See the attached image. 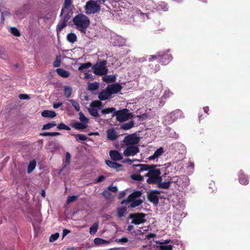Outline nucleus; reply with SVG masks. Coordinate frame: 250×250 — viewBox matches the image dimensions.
<instances>
[{
	"label": "nucleus",
	"mask_w": 250,
	"mask_h": 250,
	"mask_svg": "<svg viewBox=\"0 0 250 250\" xmlns=\"http://www.w3.org/2000/svg\"><path fill=\"white\" fill-rule=\"evenodd\" d=\"M73 22L77 29L83 33H85L90 24L88 17L83 14H80L74 17Z\"/></svg>",
	"instance_id": "obj_1"
},
{
	"label": "nucleus",
	"mask_w": 250,
	"mask_h": 250,
	"mask_svg": "<svg viewBox=\"0 0 250 250\" xmlns=\"http://www.w3.org/2000/svg\"><path fill=\"white\" fill-rule=\"evenodd\" d=\"M149 166L145 164H138L133 165V173L131 178L136 181H142L144 174L149 169Z\"/></svg>",
	"instance_id": "obj_2"
},
{
	"label": "nucleus",
	"mask_w": 250,
	"mask_h": 250,
	"mask_svg": "<svg viewBox=\"0 0 250 250\" xmlns=\"http://www.w3.org/2000/svg\"><path fill=\"white\" fill-rule=\"evenodd\" d=\"M142 194V192L141 191H133L127 198L123 201L122 204H129L128 205L129 208H135L140 205L143 200L140 199V197Z\"/></svg>",
	"instance_id": "obj_3"
},
{
	"label": "nucleus",
	"mask_w": 250,
	"mask_h": 250,
	"mask_svg": "<svg viewBox=\"0 0 250 250\" xmlns=\"http://www.w3.org/2000/svg\"><path fill=\"white\" fill-rule=\"evenodd\" d=\"M106 1L101 0H90L86 2L84 9L86 14H94L99 13L101 10L100 3H104Z\"/></svg>",
	"instance_id": "obj_4"
},
{
	"label": "nucleus",
	"mask_w": 250,
	"mask_h": 250,
	"mask_svg": "<svg viewBox=\"0 0 250 250\" xmlns=\"http://www.w3.org/2000/svg\"><path fill=\"white\" fill-rule=\"evenodd\" d=\"M161 174L160 169L152 168L149 169L144 174L145 176L147 177L146 182L148 184H157L162 182V178L160 176Z\"/></svg>",
	"instance_id": "obj_5"
},
{
	"label": "nucleus",
	"mask_w": 250,
	"mask_h": 250,
	"mask_svg": "<svg viewBox=\"0 0 250 250\" xmlns=\"http://www.w3.org/2000/svg\"><path fill=\"white\" fill-rule=\"evenodd\" d=\"M159 60L160 62H161L162 64L166 65L168 63L172 60V56L169 54H165L163 55L160 57L159 56H146V57H143L139 59V62H143L146 60H148L149 62H151L154 59H157V58H160Z\"/></svg>",
	"instance_id": "obj_6"
},
{
	"label": "nucleus",
	"mask_w": 250,
	"mask_h": 250,
	"mask_svg": "<svg viewBox=\"0 0 250 250\" xmlns=\"http://www.w3.org/2000/svg\"><path fill=\"white\" fill-rule=\"evenodd\" d=\"M170 182L179 188H184L189 185V180L187 176H174L170 178Z\"/></svg>",
	"instance_id": "obj_7"
},
{
	"label": "nucleus",
	"mask_w": 250,
	"mask_h": 250,
	"mask_svg": "<svg viewBox=\"0 0 250 250\" xmlns=\"http://www.w3.org/2000/svg\"><path fill=\"white\" fill-rule=\"evenodd\" d=\"M113 116L116 117V119L120 122H123L128 120L132 117V113H130L127 109H124L115 112Z\"/></svg>",
	"instance_id": "obj_8"
},
{
	"label": "nucleus",
	"mask_w": 250,
	"mask_h": 250,
	"mask_svg": "<svg viewBox=\"0 0 250 250\" xmlns=\"http://www.w3.org/2000/svg\"><path fill=\"white\" fill-rule=\"evenodd\" d=\"M106 62L105 61L97 63L93 66V72L96 75H103L107 73L108 69L106 67Z\"/></svg>",
	"instance_id": "obj_9"
},
{
	"label": "nucleus",
	"mask_w": 250,
	"mask_h": 250,
	"mask_svg": "<svg viewBox=\"0 0 250 250\" xmlns=\"http://www.w3.org/2000/svg\"><path fill=\"white\" fill-rule=\"evenodd\" d=\"M139 141L140 138L137 134H132L125 137L123 142L125 146H136Z\"/></svg>",
	"instance_id": "obj_10"
},
{
	"label": "nucleus",
	"mask_w": 250,
	"mask_h": 250,
	"mask_svg": "<svg viewBox=\"0 0 250 250\" xmlns=\"http://www.w3.org/2000/svg\"><path fill=\"white\" fill-rule=\"evenodd\" d=\"M130 218L132 219L131 223L135 225H139L144 223L146 221L145 219V215L143 213L130 214Z\"/></svg>",
	"instance_id": "obj_11"
},
{
	"label": "nucleus",
	"mask_w": 250,
	"mask_h": 250,
	"mask_svg": "<svg viewBox=\"0 0 250 250\" xmlns=\"http://www.w3.org/2000/svg\"><path fill=\"white\" fill-rule=\"evenodd\" d=\"M125 149L124 151V155L125 156H133L139 152V148L137 146H125Z\"/></svg>",
	"instance_id": "obj_12"
},
{
	"label": "nucleus",
	"mask_w": 250,
	"mask_h": 250,
	"mask_svg": "<svg viewBox=\"0 0 250 250\" xmlns=\"http://www.w3.org/2000/svg\"><path fill=\"white\" fill-rule=\"evenodd\" d=\"M102 105V103L100 101H95L90 104V108H89V112L90 115L94 117L98 116L97 108H100Z\"/></svg>",
	"instance_id": "obj_13"
},
{
	"label": "nucleus",
	"mask_w": 250,
	"mask_h": 250,
	"mask_svg": "<svg viewBox=\"0 0 250 250\" xmlns=\"http://www.w3.org/2000/svg\"><path fill=\"white\" fill-rule=\"evenodd\" d=\"M107 90L110 92V94H115L119 92L122 89L121 86L118 83H114L108 85L107 86Z\"/></svg>",
	"instance_id": "obj_14"
},
{
	"label": "nucleus",
	"mask_w": 250,
	"mask_h": 250,
	"mask_svg": "<svg viewBox=\"0 0 250 250\" xmlns=\"http://www.w3.org/2000/svg\"><path fill=\"white\" fill-rule=\"evenodd\" d=\"M106 135L107 139L111 141L115 140L118 137L116 130L114 128H110L108 129L106 131Z\"/></svg>",
	"instance_id": "obj_15"
},
{
	"label": "nucleus",
	"mask_w": 250,
	"mask_h": 250,
	"mask_svg": "<svg viewBox=\"0 0 250 250\" xmlns=\"http://www.w3.org/2000/svg\"><path fill=\"white\" fill-rule=\"evenodd\" d=\"M164 148L163 147H160L158 149H157L154 153V154L149 156L147 159L149 160H153L155 159H157L160 156L162 155V154L164 153Z\"/></svg>",
	"instance_id": "obj_16"
},
{
	"label": "nucleus",
	"mask_w": 250,
	"mask_h": 250,
	"mask_svg": "<svg viewBox=\"0 0 250 250\" xmlns=\"http://www.w3.org/2000/svg\"><path fill=\"white\" fill-rule=\"evenodd\" d=\"M111 95L110 92L107 90V88L106 87L104 90L99 93L98 98L101 100L104 101L109 98Z\"/></svg>",
	"instance_id": "obj_17"
},
{
	"label": "nucleus",
	"mask_w": 250,
	"mask_h": 250,
	"mask_svg": "<svg viewBox=\"0 0 250 250\" xmlns=\"http://www.w3.org/2000/svg\"><path fill=\"white\" fill-rule=\"evenodd\" d=\"M109 155L111 158L114 161H120L123 159L121 154L117 150H111L109 152Z\"/></svg>",
	"instance_id": "obj_18"
},
{
	"label": "nucleus",
	"mask_w": 250,
	"mask_h": 250,
	"mask_svg": "<svg viewBox=\"0 0 250 250\" xmlns=\"http://www.w3.org/2000/svg\"><path fill=\"white\" fill-rule=\"evenodd\" d=\"M68 19L69 18L67 16H65L64 19L60 21L57 27V31L58 33L60 32L66 26V22H67Z\"/></svg>",
	"instance_id": "obj_19"
},
{
	"label": "nucleus",
	"mask_w": 250,
	"mask_h": 250,
	"mask_svg": "<svg viewBox=\"0 0 250 250\" xmlns=\"http://www.w3.org/2000/svg\"><path fill=\"white\" fill-rule=\"evenodd\" d=\"M41 115L42 117L48 118H53L56 116L57 114L55 112L48 110L43 111Z\"/></svg>",
	"instance_id": "obj_20"
},
{
	"label": "nucleus",
	"mask_w": 250,
	"mask_h": 250,
	"mask_svg": "<svg viewBox=\"0 0 250 250\" xmlns=\"http://www.w3.org/2000/svg\"><path fill=\"white\" fill-rule=\"evenodd\" d=\"M56 72L59 75L64 78H68L70 76V73L68 71L62 68L57 69Z\"/></svg>",
	"instance_id": "obj_21"
},
{
	"label": "nucleus",
	"mask_w": 250,
	"mask_h": 250,
	"mask_svg": "<svg viewBox=\"0 0 250 250\" xmlns=\"http://www.w3.org/2000/svg\"><path fill=\"white\" fill-rule=\"evenodd\" d=\"M94 243L96 245H106L108 244L109 242L100 238H96L94 240Z\"/></svg>",
	"instance_id": "obj_22"
},
{
	"label": "nucleus",
	"mask_w": 250,
	"mask_h": 250,
	"mask_svg": "<svg viewBox=\"0 0 250 250\" xmlns=\"http://www.w3.org/2000/svg\"><path fill=\"white\" fill-rule=\"evenodd\" d=\"M36 162L35 160H32L31 161L28 166V167H27V173L28 174L31 173L33 170L36 167Z\"/></svg>",
	"instance_id": "obj_23"
},
{
	"label": "nucleus",
	"mask_w": 250,
	"mask_h": 250,
	"mask_svg": "<svg viewBox=\"0 0 250 250\" xmlns=\"http://www.w3.org/2000/svg\"><path fill=\"white\" fill-rule=\"evenodd\" d=\"M105 163L106 165L111 168L118 169L121 167L120 164L112 162L111 161H106Z\"/></svg>",
	"instance_id": "obj_24"
},
{
	"label": "nucleus",
	"mask_w": 250,
	"mask_h": 250,
	"mask_svg": "<svg viewBox=\"0 0 250 250\" xmlns=\"http://www.w3.org/2000/svg\"><path fill=\"white\" fill-rule=\"evenodd\" d=\"M115 76L112 75H106L103 77V81L106 83L113 82L115 81Z\"/></svg>",
	"instance_id": "obj_25"
},
{
	"label": "nucleus",
	"mask_w": 250,
	"mask_h": 250,
	"mask_svg": "<svg viewBox=\"0 0 250 250\" xmlns=\"http://www.w3.org/2000/svg\"><path fill=\"white\" fill-rule=\"evenodd\" d=\"M134 126V122L129 121L127 123L123 124L121 125V128L124 130H128L132 128Z\"/></svg>",
	"instance_id": "obj_26"
},
{
	"label": "nucleus",
	"mask_w": 250,
	"mask_h": 250,
	"mask_svg": "<svg viewBox=\"0 0 250 250\" xmlns=\"http://www.w3.org/2000/svg\"><path fill=\"white\" fill-rule=\"evenodd\" d=\"M71 4V0H65L64 3V8L62 9L61 15H62V14L66 12Z\"/></svg>",
	"instance_id": "obj_27"
},
{
	"label": "nucleus",
	"mask_w": 250,
	"mask_h": 250,
	"mask_svg": "<svg viewBox=\"0 0 250 250\" xmlns=\"http://www.w3.org/2000/svg\"><path fill=\"white\" fill-rule=\"evenodd\" d=\"M127 209L125 207H120L118 208L117 210L118 216L119 217L123 216L126 213Z\"/></svg>",
	"instance_id": "obj_28"
},
{
	"label": "nucleus",
	"mask_w": 250,
	"mask_h": 250,
	"mask_svg": "<svg viewBox=\"0 0 250 250\" xmlns=\"http://www.w3.org/2000/svg\"><path fill=\"white\" fill-rule=\"evenodd\" d=\"M158 10L167 11L168 9L167 4L164 2H160L156 5Z\"/></svg>",
	"instance_id": "obj_29"
},
{
	"label": "nucleus",
	"mask_w": 250,
	"mask_h": 250,
	"mask_svg": "<svg viewBox=\"0 0 250 250\" xmlns=\"http://www.w3.org/2000/svg\"><path fill=\"white\" fill-rule=\"evenodd\" d=\"M67 39L70 42L74 43L77 40V36L74 33H69L67 35Z\"/></svg>",
	"instance_id": "obj_30"
},
{
	"label": "nucleus",
	"mask_w": 250,
	"mask_h": 250,
	"mask_svg": "<svg viewBox=\"0 0 250 250\" xmlns=\"http://www.w3.org/2000/svg\"><path fill=\"white\" fill-rule=\"evenodd\" d=\"M72 91V89L71 87L65 86L64 87V95L66 98L70 97Z\"/></svg>",
	"instance_id": "obj_31"
},
{
	"label": "nucleus",
	"mask_w": 250,
	"mask_h": 250,
	"mask_svg": "<svg viewBox=\"0 0 250 250\" xmlns=\"http://www.w3.org/2000/svg\"><path fill=\"white\" fill-rule=\"evenodd\" d=\"M91 66L90 62H86L83 63H80V66L78 68V70L80 71H83L86 69L89 68Z\"/></svg>",
	"instance_id": "obj_32"
},
{
	"label": "nucleus",
	"mask_w": 250,
	"mask_h": 250,
	"mask_svg": "<svg viewBox=\"0 0 250 250\" xmlns=\"http://www.w3.org/2000/svg\"><path fill=\"white\" fill-rule=\"evenodd\" d=\"M73 127L77 129H83L87 127V125L83 123H81L77 122L74 124Z\"/></svg>",
	"instance_id": "obj_33"
},
{
	"label": "nucleus",
	"mask_w": 250,
	"mask_h": 250,
	"mask_svg": "<svg viewBox=\"0 0 250 250\" xmlns=\"http://www.w3.org/2000/svg\"><path fill=\"white\" fill-rule=\"evenodd\" d=\"M239 182L241 184L247 185L248 183V180L245 177V175L243 173H240L239 175Z\"/></svg>",
	"instance_id": "obj_34"
},
{
	"label": "nucleus",
	"mask_w": 250,
	"mask_h": 250,
	"mask_svg": "<svg viewBox=\"0 0 250 250\" xmlns=\"http://www.w3.org/2000/svg\"><path fill=\"white\" fill-rule=\"evenodd\" d=\"M99 227L98 223H95L90 228L89 232L91 234H94L97 231Z\"/></svg>",
	"instance_id": "obj_35"
},
{
	"label": "nucleus",
	"mask_w": 250,
	"mask_h": 250,
	"mask_svg": "<svg viewBox=\"0 0 250 250\" xmlns=\"http://www.w3.org/2000/svg\"><path fill=\"white\" fill-rule=\"evenodd\" d=\"M69 101L71 103L72 106L74 107V108L77 111H80V105L79 103L73 99H70L69 100Z\"/></svg>",
	"instance_id": "obj_36"
},
{
	"label": "nucleus",
	"mask_w": 250,
	"mask_h": 250,
	"mask_svg": "<svg viewBox=\"0 0 250 250\" xmlns=\"http://www.w3.org/2000/svg\"><path fill=\"white\" fill-rule=\"evenodd\" d=\"M99 83H89L88 85V89L90 90H96L99 88Z\"/></svg>",
	"instance_id": "obj_37"
},
{
	"label": "nucleus",
	"mask_w": 250,
	"mask_h": 250,
	"mask_svg": "<svg viewBox=\"0 0 250 250\" xmlns=\"http://www.w3.org/2000/svg\"><path fill=\"white\" fill-rule=\"evenodd\" d=\"M75 138L77 139V141H85L87 139V137L83 134H76L74 135Z\"/></svg>",
	"instance_id": "obj_38"
},
{
	"label": "nucleus",
	"mask_w": 250,
	"mask_h": 250,
	"mask_svg": "<svg viewBox=\"0 0 250 250\" xmlns=\"http://www.w3.org/2000/svg\"><path fill=\"white\" fill-rule=\"evenodd\" d=\"M170 183H171L170 182V180L168 182H163V183H162L161 182L160 183H159L158 184H159V188L167 189L169 187Z\"/></svg>",
	"instance_id": "obj_39"
},
{
	"label": "nucleus",
	"mask_w": 250,
	"mask_h": 250,
	"mask_svg": "<svg viewBox=\"0 0 250 250\" xmlns=\"http://www.w3.org/2000/svg\"><path fill=\"white\" fill-rule=\"evenodd\" d=\"M149 200L152 202L153 203L157 204L158 202V198L157 196L154 194H150L148 196Z\"/></svg>",
	"instance_id": "obj_40"
},
{
	"label": "nucleus",
	"mask_w": 250,
	"mask_h": 250,
	"mask_svg": "<svg viewBox=\"0 0 250 250\" xmlns=\"http://www.w3.org/2000/svg\"><path fill=\"white\" fill-rule=\"evenodd\" d=\"M56 125L55 122H52L51 123L45 124L42 127L43 130H47L51 128V127L55 126Z\"/></svg>",
	"instance_id": "obj_41"
},
{
	"label": "nucleus",
	"mask_w": 250,
	"mask_h": 250,
	"mask_svg": "<svg viewBox=\"0 0 250 250\" xmlns=\"http://www.w3.org/2000/svg\"><path fill=\"white\" fill-rule=\"evenodd\" d=\"M115 111V108L114 107L110 108H106L103 109L101 111V113L103 114H109L110 113H112L113 112Z\"/></svg>",
	"instance_id": "obj_42"
},
{
	"label": "nucleus",
	"mask_w": 250,
	"mask_h": 250,
	"mask_svg": "<svg viewBox=\"0 0 250 250\" xmlns=\"http://www.w3.org/2000/svg\"><path fill=\"white\" fill-rule=\"evenodd\" d=\"M61 62V56H57L53 62V66L55 67H57L60 66Z\"/></svg>",
	"instance_id": "obj_43"
},
{
	"label": "nucleus",
	"mask_w": 250,
	"mask_h": 250,
	"mask_svg": "<svg viewBox=\"0 0 250 250\" xmlns=\"http://www.w3.org/2000/svg\"><path fill=\"white\" fill-rule=\"evenodd\" d=\"M11 33L16 37H19L21 35L20 31L15 27H11L10 28Z\"/></svg>",
	"instance_id": "obj_44"
},
{
	"label": "nucleus",
	"mask_w": 250,
	"mask_h": 250,
	"mask_svg": "<svg viewBox=\"0 0 250 250\" xmlns=\"http://www.w3.org/2000/svg\"><path fill=\"white\" fill-rule=\"evenodd\" d=\"M79 119L82 122L85 124L88 123V119L82 112L79 113Z\"/></svg>",
	"instance_id": "obj_45"
},
{
	"label": "nucleus",
	"mask_w": 250,
	"mask_h": 250,
	"mask_svg": "<svg viewBox=\"0 0 250 250\" xmlns=\"http://www.w3.org/2000/svg\"><path fill=\"white\" fill-rule=\"evenodd\" d=\"M160 249L162 250H172L173 246L171 245H160Z\"/></svg>",
	"instance_id": "obj_46"
},
{
	"label": "nucleus",
	"mask_w": 250,
	"mask_h": 250,
	"mask_svg": "<svg viewBox=\"0 0 250 250\" xmlns=\"http://www.w3.org/2000/svg\"><path fill=\"white\" fill-rule=\"evenodd\" d=\"M57 128L59 129H64L66 130H69L70 128L63 123L60 124L58 126Z\"/></svg>",
	"instance_id": "obj_47"
},
{
	"label": "nucleus",
	"mask_w": 250,
	"mask_h": 250,
	"mask_svg": "<svg viewBox=\"0 0 250 250\" xmlns=\"http://www.w3.org/2000/svg\"><path fill=\"white\" fill-rule=\"evenodd\" d=\"M1 20L2 21V22L4 21L5 18L9 17L10 16V13L8 11H4L1 12Z\"/></svg>",
	"instance_id": "obj_48"
},
{
	"label": "nucleus",
	"mask_w": 250,
	"mask_h": 250,
	"mask_svg": "<svg viewBox=\"0 0 250 250\" xmlns=\"http://www.w3.org/2000/svg\"><path fill=\"white\" fill-rule=\"evenodd\" d=\"M59 237V234L58 233H56L55 234H52L49 238V241L50 242H53L56 241Z\"/></svg>",
	"instance_id": "obj_49"
},
{
	"label": "nucleus",
	"mask_w": 250,
	"mask_h": 250,
	"mask_svg": "<svg viewBox=\"0 0 250 250\" xmlns=\"http://www.w3.org/2000/svg\"><path fill=\"white\" fill-rule=\"evenodd\" d=\"M71 160V155L70 153L68 152L66 153V156H65V165H68L70 162Z\"/></svg>",
	"instance_id": "obj_50"
},
{
	"label": "nucleus",
	"mask_w": 250,
	"mask_h": 250,
	"mask_svg": "<svg viewBox=\"0 0 250 250\" xmlns=\"http://www.w3.org/2000/svg\"><path fill=\"white\" fill-rule=\"evenodd\" d=\"M19 98L21 100H28L30 99L29 96L26 94H19Z\"/></svg>",
	"instance_id": "obj_51"
},
{
	"label": "nucleus",
	"mask_w": 250,
	"mask_h": 250,
	"mask_svg": "<svg viewBox=\"0 0 250 250\" xmlns=\"http://www.w3.org/2000/svg\"><path fill=\"white\" fill-rule=\"evenodd\" d=\"M108 189L113 192H116L118 190V188L116 186H110L108 187Z\"/></svg>",
	"instance_id": "obj_52"
},
{
	"label": "nucleus",
	"mask_w": 250,
	"mask_h": 250,
	"mask_svg": "<svg viewBox=\"0 0 250 250\" xmlns=\"http://www.w3.org/2000/svg\"><path fill=\"white\" fill-rule=\"evenodd\" d=\"M77 198V196H69L67 200V204H69L72 202H73L74 200H75Z\"/></svg>",
	"instance_id": "obj_53"
},
{
	"label": "nucleus",
	"mask_w": 250,
	"mask_h": 250,
	"mask_svg": "<svg viewBox=\"0 0 250 250\" xmlns=\"http://www.w3.org/2000/svg\"><path fill=\"white\" fill-rule=\"evenodd\" d=\"M115 241L119 243H125L128 241V239L127 238L124 237L121 239H117Z\"/></svg>",
	"instance_id": "obj_54"
},
{
	"label": "nucleus",
	"mask_w": 250,
	"mask_h": 250,
	"mask_svg": "<svg viewBox=\"0 0 250 250\" xmlns=\"http://www.w3.org/2000/svg\"><path fill=\"white\" fill-rule=\"evenodd\" d=\"M171 242L170 239H166L165 240H163L162 241L159 242V244L160 245H167V244L170 243Z\"/></svg>",
	"instance_id": "obj_55"
},
{
	"label": "nucleus",
	"mask_w": 250,
	"mask_h": 250,
	"mask_svg": "<svg viewBox=\"0 0 250 250\" xmlns=\"http://www.w3.org/2000/svg\"><path fill=\"white\" fill-rule=\"evenodd\" d=\"M171 94H172V93L171 92H170V91L168 90H166L165 92V93H164V94L163 95V97L164 98H168Z\"/></svg>",
	"instance_id": "obj_56"
},
{
	"label": "nucleus",
	"mask_w": 250,
	"mask_h": 250,
	"mask_svg": "<svg viewBox=\"0 0 250 250\" xmlns=\"http://www.w3.org/2000/svg\"><path fill=\"white\" fill-rule=\"evenodd\" d=\"M62 104V103H56V104H53V106L54 108H58L60 106H61Z\"/></svg>",
	"instance_id": "obj_57"
},
{
	"label": "nucleus",
	"mask_w": 250,
	"mask_h": 250,
	"mask_svg": "<svg viewBox=\"0 0 250 250\" xmlns=\"http://www.w3.org/2000/svg\"><path fill=\"white\" fill-rule=\"evenodd\" d=\"M59 135H60V133L59 132H49V136H55Z\"/></svg>",
	"instance_id": "obj_58"
},
{
	"label": "nucleus",
	"mask_w": 250,
	"mask_h": 250,
	"mask_svg": "<svg viewBox=\"0 0 250 250\" xmlns=\"http://www.w3.org/2000/svg\"><path fill=\"white\" fill-rule=\"evenodd\" d=\"M125 195V192L122 191L119 194L118 197L119 199H121V198H123Z\"/></svg>",
	"instance_id": "obj_59"
},
{
	"label": "nucleus",
	"mask_w": 250,
	"mask_h": 250,
	"mask_svg": "<svg viewBox=\"0 0 250 250\" xmlns=\"http://www.w3.org/2000/svg\"><path fill=\"white\" fill-rule=\"evenodd\" d=\"M104 176L103 175L99 176L97 180V182L99 183L102 182L104 179Z\"/></svg>",
	"instance_id": "obj_60"
},
{
	"label": "nucleus",
	"mask_w": 250,
	"mask_h": 250,
	"mask_svg": "<svg viewBox=\"0 0 250 250\" xmlns=\"http://www.w3.org/2000/svg\"><path fill=\"white\" fill-rule=\"evenodd\" d=\"M70 231L66 229H64L63 230V237H64L65 235H66L68 233H69Z\"/></svg>",
	"instance_id": "obj_61"
},
{
	"label": "nucleus",
	"mask_w": 250,
	"mask_h": 250,
	"mask_svg": "<svg viewBox=\"0 0 250 250\" xmlns=\"http://www.w3.org/2000/svg\"><path fill=\"white\" fill-rule=\"evenodd\" d=\"M156 235L154 233H149L147 235V238L150 239L154 237Z\"/></svg>",
	"instance_id": "obj_62"
},
{
	"label": "nucleus",
	"mask_w": 250,
	"mask_h": 250,
	"mask_svg": "<svg viewBox=\"0 0 250 250\" xmlns=\"http://www.w3.org/2000/svg\"><path fill=\"white\" fill-rule=\"evenodd\" d=\"M40 135L42 136H49V132H43L40 133Z\"/></svg>",
	"instance_id": "obj_63"
},
{
	"label": "nucleus",
	"mask_w": 250,
	"mask_h": 250,
	"mask_svg": "<svg viewBox=\"0 0 250 250\" xmlns=\"http://www.w3.org/2000/svg\"><path fill=\"white\" fill-rule=\"evenodd\" d=\"M188 168H191L192 169H193V168H194V164H193V163H192V162H189V165H188Z\"/></svg>",
	"instance_id": "obj_64"
}]
</instances>
